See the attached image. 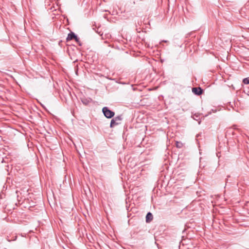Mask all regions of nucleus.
Segmentation results:
<instances>
[{
	"label": "nucleus",
	"mask_w": 249,
	"mask_h": 249,
	"mask_svg": "<svg viewBox=\"0 0 249 249\" xmlns=\"http://www.w3.org/2000/svg\"><path fill=\"white\" fill-rule=\"evenodd\" d=\"M102 112L104 113L105 116L107 118H111L113 117L115 113L108 109L107 107H104L102 109Z\"/></svg>",
	"instance_id": "f257e3e1"
},
{
	"label": "nucleus",
	"mask_w": 249,
	"mask_h": 249,
	"mask_svg": "<svg viewBox=\"0 0 249 249\" xmlns=\"http://www.w3.org/2000/svg\"><path fill=\"white\" fill-rule=\"evenodd\" d=\"M122 120L121 116H118L112 119L110 122V126L113 127L120 123V121Z\"/></svg>",
	"instance_id": "f03ea898"
},
{
	"label": "nucleus",
	"mask_w": 249,
	"mask_h": 249,
	"mask_svg": "<svg viewBox=\"0 0 249 249\" xmlns=\"http://www.w3.org/2000/svg\"><path fill=\"white\" fill-rule=\"evenodd\" d=\"M192 92L196 95H200L202 93L203 90L200 87L193 88L192 89Z\"/></svg>",
	"instance_id": "7ed1b4c3"
},
{
	"label": "nucleus",
	"mask_w": 249,
	"mask_h": 249,
	"mask_svg": "<svg viewBox=\"0 0 249 249\" xmlns=\"http://www.w3.org/2000/svg\"><path fill=\"white\" fill-rule=\"evenodd\" d=\"M74 38H76V35L75 34L72 32H71L70 33H69L68 35V36L66 38L67 41H70L72 39H74Z\"/></svg>",
	"instance_id": "20e7f679"
},
{
	"label": "nucleus",
	"mask_w": 249,
	"mask_h": 249,
	"mask_svg": "<svg viewBox=\"0 0 249 249\" xmlns=\"http://www.w3.org/2000/svg\"><path fill=\"white\" fill-rule=\"evenodd\" d=\"M153 216L150 212H148L146 216V221L147 223L150 222L153 219Z\"/></svg>",
	"instance_id": "39448f33"
},
{
	"label": "nucleus",
	"mask_w": 249,
	"mask_h": 249,
	"mask_svg": "<svg viewBox=\"0 0 249 249\" xmlns=\"http://www.w3.org/2000/svg\"><path fill=\"white\" fill-rule=\"evenodd\" d=\"M92 100L90 98H84L81 99V101L83 104L87 105L91 102Z\"/></svg>",
	"instance_id": "423d86ee"
},
{
	"label": "nucleus",
	"mask_w": 249,
	"mask_h": 249,
	"mask_svg": "<svg viewBox=\"0 0 249 249\" xmlns=\"http://www.w3.org/2000/svg\"><path fill=\"white\" fill-rule=\"evenodd\" d=\"M176 145L177 147L179 148H181L183 146L182 143L181 142H176Z\"/></svg>",
	"instance_id": "0eeeda50"
},
{
	"label": "nucleus",
	"mask_w": 249,
	"mask_h": 249,
	"mask_svg": "<svg viewBox=\"0 0 249 249\" xmlns=\"http://www.w3.org/2000/svg\"><path fill=\"white\" fill-rule=\"evenodd\" d=\"M243 82L245 84H249V77L244 78L243 80Z\"/></svg>",
	"instance_id": "6e6552de"
},
{
	"label": "nucleus",
	"mask_w": 249,
	"mask_h": 249,
	"mask_svg": "<svg viewBox=\"0 0 249 249\" xmlns=\"http://www.w3.org/2000/svg\"><path fill=\"white\" fill-rule=\"evenodd\" d=\"M75 41L80 45L81 46V43H80V41L79 40V38L76 36V38H74V39Z\"/></svg>",
	"instance_id": "1a4fd4ad"
}]
</instances>
